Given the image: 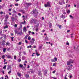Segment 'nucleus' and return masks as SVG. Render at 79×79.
I'll use <instances>...</instances> for the list:
<instances>
[{
	"label": "nucleus",
	"instance_id": "nucleus-1",
	"mask_svg": "<svg viewBox=\"0 0 79 79\" xmlns=\"http://www.w3.org/2000/svg\"><path fill=\"white\" fill-rule=\"evenodd\" d=\"M32 13L34 14V16H36L37 15V10H33L32 12Z\"/></svg>",
	"mask_w": 79,
	"mask_h": 79
},
{
	"label": "nucleus",
	"instance_id": "nucleus-2",
	"mask_svg": "<svg viewBox=\"0 0 79 79\" xmlns=\"http://www.w3.org/2000/svg\"><path fill=\"white\" fill-rule=\"evenodd\" d=\"M36 19H35L34 18H32L31 20L30 21L31 23H34V24H35L36 23Z\"/></svg>",
	"mask_w": 79,
	"mask_h": 79
},
{
	"label": "nucleus",
	"instance_id": "nucleus-3",
	"mask_svg": "<svg viewBox=\"0 0 79 79\" xmlns=\"http://www.w3.org/2000/svg\"><path fill=\"white\" fill-rule=\"evenodd\" d=\"M44 6L46 7H50V2H48L47 3V4H45L44 5Z\"/></svg>",
	"mask_w": 79,
	"mask_h": 79
},
{
	"label": "nucleus",
	"instance_id": "nucleus-4",
	"mask_svg": "<svg viewBox=\"0 0 79 79\" xmlns=\"http://www.w3.org/2000/svg\"><path fill=\"white\" fill-rule=\"evenodd\" d=\"M38 74L39 75V76H40L41 75H42V73H41V72L40 71V70H39L38 73Z\"/></svg>",
	"mask_w": 79,
	"mask_h": 79
},
{
	"label": "nucleus",
	"instance_id": "nucleus-5",
	"mask_svg": "<svg viewBox=\"0 0 79 79\" xmlns=\"http://www.w3.org/2000/svg\"><path fill=\"white\" fill-rule=\"evenodd\" d=\"M49 27L50 28H52V23H49Z\"/></svg>",
	"mask_w": 79,
	"mask_h": 79
},
{
	"label": "nucleus",
	"instance_id": "nucleus-6",
	"mask_svg": "<svg viewBox=\"0 0 79 79\" xmlns=\"http://www.w3.org/2000/svg\"><path fill=\"white\" fill-rule=\"evenodd\" d=\"M23 31L24 32H26V31H27V29L26 27H24L23 29Z\"/></svg>",
	"mask_w": 79,
	"mask_h": 79
},
{
	"label": "nucleus",
	"instance_id": "nucleus-7",
	"mask_svg": "<svg viewBox=\"0 0 79 79\" xmlns=\"http://www.w3.org/2000/svg\"><path fill=\"white\" fill-rule=\"evenodd\" d=\"M11 65H8L7 70H8L10 69H11Z\"/></svg>",
	"mask_w": 79,
	"mask_h": 79
},
{
	"label": "nucleus",
	"instance_id": "nucleus-8",
	"mask_svg": "<svg viewBox=\"0 0 79 79\" xmlns=\"http://www.w3.org/2000/svg\"><path fill=\"white\" fill-rule=\"evenodd\" d=\"M30 72H31V73H34V70L32 69H31L30 70Z\"/></svg>",
	"mask_w": 79,
	"mask_h": 79
},
{
	"label": "nucleus",
	"instance_id": "nucleus-9",
	"mask_svg": "<svg viewBox=\"0 0 79 79\" xmlns=\"http://www.w3.org/2000/svg\"><path fill=\"white\" fill-rule=\"evenodd\" d=\"M17 34L18 35H23V33L22 32V31H21V32H19L18 33H17Z\"/></svg>",
	"mask_w": 79,
	"mask_h": 79
},
{
	"label": "nucleus",
	"instance_id": "nucleus-10",
	"mask_svg": "<svg viewBox=\"0 0 79 79\" xmlns=\"http://www.w3.org/2000/svg\"><path fill=\"white\" fill-rule=\"evenodd\" d=\"M29 75L28 74H25V77L27 79H28L29 78Z\"/></svg>",
	"mask_w": 79,
	"mask_h": 79
},
{
	"label": "nucleus",
	"instance_id": "nucleus-11",
	"mask_svg": "<svg viewBox=\"0 0 79 79\" xmlns=\"http://www.w3.org/2000/svg\"><path fill=\"white\" fill-rule=\"evenodd\" d=\"M34 44V42L32 41H30V44H31V45H33Z\"/></svg>",
	"mask_w": 79,
	"mask_h": 79
},
{
	"label": "nucleus",
	"instance_id": "nucleus-12",
	"mask_svg": "<svg viewBox=\"0 0 79 79\" xmlns=\"http://www.w3.org/2000/svg\"><path fill=\"white\" fill-rule=\"evenodd\" d=\"M17 74L18 76L20 77H21V73H17Z\"/></svg>",
	"mask_w": 79,
	"mask_h": 79
},
{
	"label": "nucleus",
	"instance_id": "nucleus-13",
	"mask_svg": "<svg viewBox=\"0 0 79 79\" xmlns=\"http://www.w3.org/2000/svg\"><path fill=\"white\" fill-rule=\"evenodd\" d=\"M6 55V56L8 58H11V56H7L6 55Z\"/></svg>",
	"mask_w": 79,
	"mask_h": 79
},
{
	"label": "nucleus",
	"instance_id": "nucleus-14",
	"mask_svg": "<svg viewBox=\"0 0 79 79\" xmlns=\"http://www.w3.org/2000/svg\"><path fill=\"white\" fill-rule=\"evenodd\" d=\"M60 16L62 18H65V16H64V14H63L61 15Z\"/></svg>",
	"mask_w": 79,
	"mask_h": 79
},
{
	"label": "nucleus",
	"instance_id": "nucleus-15",
	"mask_svg": "<svg viewBox=\"0 0 79 79\" xmlns=\"http://www.w3.org/2000/svg\"><path fill=\"white\" fill-rule=\"evenodd\" d=\"M26 4L27 5V6H30V5H31V3H26Z\"/></svg>",
	"mask_w": 79,
	"mask_h": 79
},
{
	"label": "nucleus",
	"instance_id": "nucleus-16",
	"mask_svg": "<svg viewBox=\"0 0 79 79\" xmlns=\"http://www.w3.org/2000/svg\"><path fill=\"white\" fill-rule=\"evenodd\" d=\"M69 62L71 63H73V62H74V60H73L71 59H70L69 60Z\"/></svg>",
	"mask_w": 79,
	"mask_h": 79
},
{
	"label": "nucleus",
	"instance_id": "nucleus-17",
	"mask_svg": "<svg viewBox=\"0 0 79 79\" xmlns=\"http://www.w3.org/2000/svg\"><path fill=\"white\" fill-rule=\"evenodd\" d=\"M19 66L20 68H22L23 67V64H20L19 65Z\"/></svg>",
	"mask_w": 79,
	"mask_h": 79
},
{
	"label": "nucleus",
	"instance_id": "nucleus-18",
	"mask_svg": "<svg viewBox=\"0 0 79 79\" xmlns=\"http://www.w3.org/2000/svg\"><path fill=\"white\" fill-rule=\"evenodd\" d=\"M69 17L71 19H73L74 18L73 16H72V15H69Z\"/></svg>",
	"mask_w": 79,
	"mask_h": 79
},
{
	"label": "nucleus",
	"instance_id": "nucleus-19",
	"mask_svg": "<svg viewBox=\"0 0 79 79\" xmlns=\"http://www.w3.org/2000/svg\"><path fill=\"white\" fill-rule=\"evenodd\" d=\"M6 49L5 48H4L3 49V52H6Z\"/></svg>",
	"mask_w": 79,
	"mask_h": 79
},
{
	"label": "nucleus",
	"instance_id": "nucleus-20",
	"mask_svg": "<svg viewBox=\"0 0 79 79\" xmlns=\"http://www.w3.org/2000/svg\"><path fill=\"white\" fill-rule=\"evenodd\" d=\"M5 55H3L2 56V59H5Z\"/></svg>",
	"mask_w": 79,
	"mask_h": 79
},
{
	"label": "nucleus",
	"instance_id": "nucleus-21",
	"mask_svg": "<svg viewBox=\"0 0 79 79\" xmlns=\"http://www.w3.org/2000/svg\"><path fill=\"white\" fill-rule=\"evenodd\" d=\"M8 19V15H6V19Z\"/></svg>",
	"mask_w": 79,
	"mask_h": 79
},
{
	"label": "nucleus",
	"instance_id": "nucleus-22",
	"mask_svg": "<svg viewBox=\"0 0 79 79\" xmlns=\"http://www.w3.org/2000/svg\"><path fill=\"white\" fill-rule=\"evenodd\" d=\"M6 65H5L4 67H3V69H6Z\"/></svg>",
	"mask_w": 79,
	"mask_h": 79
},
{
	"label": "nucleus",
	"instance_id": "nucleus-23",
	"mask_svg": "<svg viewBox=\"0 0 79 79\" xmlns=\"http://www.w3.org/2000/svg\"><path fill=\"white\" fill-rule=\"evenodd\" d=\"M10 43H9V42H7L6 43V45L7 46V45H10Z\"/></svg>",
	"mask_w": 79,
	"mask_h": 79
},
{
	"label": "nucleus",
	"instance_id": "nucleus-24",
	"mask_svg": "<svg viewBox=\"0 0 79 79\" xmlns=\"http://www.w3.org/2000/svg\"><path fill=\"white\" fill-rule=\"evenodd\" d=\"M70 64H71V62H70L69 61L68 62H67V65H68V66H69V65H70Z\"/></svg>",
	"mask_w": 79,
	"mask_h": 79
},
{
	"label": "nucleus",
	"instance_id": "nucleus-25",
	"mask_svg": "<svg viewBox=\"0 0 79 79\" xmlns=\"http://www.w3.org/2000/svg\"><path fill=\"white\" fill-rule=\"evenodd\" d=\"M11 73V69H10V71H9V72H8V74H10V73Z\"/></svg>",
	"mask_w": 79,
	"mask_h": 79
},
{
	"label": "nucleus",
	"instance_id": "nucleus-26",
	"mask_svg": "<svg viewBox=\"0 0 79 79\" xmlns=\"http://www.w3.org/2000/svg\"><path fill=\"white\" fill-rule=\"evenodd\" d=\"M59 29H61V25H58Z\"/></svg>",
	"mask_w": 79,
	"mask_h": 79
},
{
	"label": "nucleus",
	"instance_id": "nucleus-27",
	"mask_svg": "<svg viewBox=\"0 0 79 79\" xmlns=\"http://www.w3.org/2000/svg\"><path fill=\"white\" fill-rule=\"evenodd\" d=\"M31 47H32V46L31 45H30L27 47V48H31Z\"/></svg>",
	"mask_w": 79,
	"mask_h": 79
},
{
	"label": "nucleus",
	"instance_id": "nucleus-28",
	"mask_svg": "<svg viewBox=\"0 0 79 79\" xmlns=\"http://www.w3.org/2000/svg\"><path fill=\"white\" fill-rule=\"evenodd\" d=\"M69 77H70V78L71 79L72 77V75L70 74L69 76Z\"/></svg>",
	"mask_w": 79,
	"mask_h": 79
},
{
	"label": "nucleus",
	"instance_id": "nucleus-29",
	"mask_svg": "<svg viewBox=\"0 0 79 79\" xmlns=\"http://www.w3.org/2000/svg\"><path fill=\"white\" fill-rule=\"evenodd\" d=\"M54 60H55V61H57V58L56 57H54Z\"/></svg>",
	"mask_w": 79,
	"mask_h": 79
},
{
	"label": "nucleus",
	"instance_id": "nucleus-30",
	"mask_svg": "<svg viewBox=\"0 0 79 79\" xmlns=\"http://www.w3.org/2000/svg\"><path fill=\"white\" fill-rule=\"evenodd\" d=\"M11 39L12 41H13L14 40V37H11Z\"/></svg>",
	"mask_w": 79,
	"mask_h": 79
},
{
	"label": "nucleus",
	"instance_id": "nucleus-31",
	"mask_svg": "<svg viewBox=\"0 0 79 79\" xmlns=\"http://www.w3.org/2000/svg\"><path fill=\"white\" fill-rule=\"evenodd\" d=\"M59 3L60 4V5H63V4L62 3V2H59Z\"/></svg>",
	"mask_w": 79,
	"mask_h": 79
},
{
	"label": "nucleus",
	"instance_id": "nucleus-32",
	"mask_svg": "<svg viewBox=\"0 0 79 79\" xmlns=\"http://www.w3.org/2000/svg\"><path fill=\"white\" fill-rule=\"evenodd\" d=\"M19 56H21V52H19Z\"/></svg>",
	"mask_w": 79,
	"mask_h": 79
},
{
	"label": "nucleus",
	"instance_id": "nucleus-33",
	"mask_svg": "<svg viewBox=\"0 0 79 79\" xmlns=\"http://www.w3.org/2000/svg\"><path fill=\"white\" fill-rule=\"evenodd\" d=\"M67 69L68 70H69V69H70V66H68L67 68Z\"/></svg>",
	"mask_w": 79,
	"mask_h": 79
},
{
	"label": "nucleus",
	"instance_id": "nucleus-34",
	"mask_svg": "<svg viewBox=\"0 0 79 79\" xmlns=\"http://www.w3.org/2000/svg\"><path fill=\"white\" fill-rule=\"evenodd\" d=\"M31 37H30V36H29L28 38V40H31Z\"/></svg>",
	"mask_w": 79,
	"mask_h": 79
},
{
	"label": "nucleus",
	"instance_id": "nucleus-35",
	"mask_svg": "<svg viewBox=\"0 0 79 79\" xmlns=\"http://www.w3.org/2000/svg\"><path fill=\"white\" fill-rule=\"evenodd\" d=\"M18 61L19 62H20L21 61V59H19Z\"/></svg>",
	"mask_w": 79,
	"mask_h": 79
},
{
	"label": "nucleus",
	"instance_id": "nucleus-36",
	"mask_svg": "<svg viewBox=\"0 0 79 79\" xmlns=\"http://www.w3.org/2000/svg\"><path fill=\"white\" fill-rule=\"evenodd\" d=\"M8 26L6 25L5 27H4V29H6V28H8Z\"/></svg>",
	"mask_w": 79,
	"mask_h": 79
},
{
	"label": "nucleus",
	"instance_id": "nucleus-37",
	"mask_svg": "<svg viewBox=\"0 0 79 79\" xmlns=\"http://www.w3.org/2000/svg\"><path fill=\"white\" fill-rule=\"evenodd\" d=\"M66 45H69V44L68 42H67V43L66 44Z\"/></svg>",
	"mask_w": 79,
	"mask_h": 79
},
{
	"label": "nucleus",
	"instance_id": "nucleus-38",
	"mask_svg": "<svg viewBox=\"0 0 79 79\" xmlns=\"http://www.w3.org/2000/svg\"><path fill=\"white\" fill-rule=\"evenodd\" d=\"M28 34H27V35L25 36V39H27V37H28Z\"/></svg>",
	"mask_w": 79,
	"mask_h": 79
},
{
	"label": "nucleus",
	"instance_id": "nucleus-39",
	"mask_svg": "<svg viewBox=\"0 0 79 79\" xmlns=\"http://www.w3.org/2000/svg\"><path fill=\"white\" fill-rule=\"evenodd\" d=\"M51 61H52V62H55V60H54V59H52L51 60Z\"/></svg>",
	"mask_w": 79,
	"mask_h": 79
},
{
	"label": "nucleus",
	"instance_id": "nucleus-40",
	"mask_svg": "<svg viewBox=\"0 0 79 79\" xmlns=\"http://www.w3.org/2000/svg\"><path fill=\"white\" fill-rule=\"evenodd\" d=\"M36 54L37 56H39V55H40V54H38V52L36 53Z\"/></svg>",
	"mask_w": 79,
	"mask_h": 79
},
{
	"label": "nucleus",
	"instance_id": "nucleus-41",
	"mask_svg": "<svg viewBox=\"0 0 79 79\" xmlns=\"http://www.w3.org/2000/svg\"><path fill=\"white\" fill-rule=\"evenodd\" d=\"M38 30L39 29L38 28H36L35 29V31H36V32H37V31H38Z\"/></svg>",
	"mask_w": 79,
	"mask_h": 79
},
{
	"label": "nucleus",
	"instance_id": "nucleus-42",
	"mask_svg": "<svg viewBox=\"0 0 79 79\" xmlns=\"http://www.w3.org/2000/svg\"><path fill=\"white\" fill-rule=\"evenodd\" d=\"M67 13H69H69H70V10H68L67 11Z\"/></svg>",
	"mask_w": 79,
	"mask_h": 79
},
{
	"label": "nucleus",
	"instance_id": "nucleus-43",
	"mask_svg": "<svg viewBox=\"0 0 79 79\" xmlns=\"http://www.w3.org/2000/svg\"><path fill=\"white\" fill-rule=\"evenodd\" d=\"M62 2L63 4H64H64H65V2H64V1H62Z\"/></svg>",
	"mask_w": 79,
	"mask_h": 79
},
{
	"label": "nucleus",
	"instance_id": "nucleus-44",
	"mask_svg": "<svg viewBox=\"0 0 79 79\" xmlns=\"http://www.w3.org/2000/svg\"><path fill=\"white\" fill-rule=\"evenodd\" d=\"M56 66V64L55 63L53 64L52 66Z\"/></svg>",
	"mask_w": 79,
	"mask_h": 79
},
{
	"label": "nucleus",
	"instance_id": "nucleus-45",
	"mask_svg": "<svg viewBox=\"0 0 79 79\" xmlns=\"http://www.w3.org/2000/svg\"><path fill=\"white\" fill-rule=\"evenodd\" d=\"M32 40L33 42H34V41H35V40H34V38H32Z\"/></svg>",
	"mask_w": 79,
	"mask_h": 79
},
{
	"label": "nucleus",
	"instance_id": "nucleus-46",
	"mask_svg": "<svg viewBox=\"0 0 79 79\" xmlns=\"http://www.w3.org/2000/svg\"><path fill=\"white\" fill-rule=\"evenodd\" d=\"M6 22H7V19H6L5 20V23H6Z\"/></svg>",
	"mask_w": 79,
	"mask_h": 79
},
{
	"label": "nucleus",
	"instance_id": "nucleus-47",
	"mask_svg": "<svg viewBox=\"0 0 79 79\" xmlns=\"http://www.w3.org/2000/svg\"><path fill=\"white\" fill-rule=\"evenodd\" d=\"M16 56H15L14 57V58L15 60H16Z\"/></svg>",
	"mask_w": 79,
	"mask_h": 79
},
{
	"label": "nucleus",
	"instance_id": "nucleus-48",
	"mask_svg": "<svg viewBox=\"0 0 79 79\" xmlns=\"http://www.w3.org/2000/svg\"><path fill=\"white\" fill-rule=\"evenodd\" d=\"M48 37H46L45 38V40H48Z\"/></svg>",
	"mask_w": 79,
	"mask_h": 79
},
{
	"label": "nucleus",
	"instance_id": "nucleus-49",
	"mask_svg": "<svg viewBox=\"0 0 79 79\" xmlns=\"http://www.w3.org/2000/svg\"><path fill=\"white\" fill-rule=\"evenodd\" d=\"M28 33L29 34V35H30V34H31V31H29Z\"/></svg>",
	"mask_w": 79,
	"mask_h": 79
},
{
	"label": "nucleus",
	"instance_id": "nucleus-50",
	"mask_svg": "<svg viewBox=\"0 0 79 79\" xmlns=\"http://www.w3.org/2000/svg\"><path fill=\"white\" fill-rule=\"evenodd\" d=\"M13 13H16V11L15 10H13Z\"/></svg>",
	"mask_w": 79,
	"mask_h": 79
},
{
	"label": "nucleus",
	"instance_id": "nucleus-51",
	"mask_svg": "<svg viewBox=\"0 0 79 79\" xmlns=\"http://www.w3.org/2000/svg\"><path fill=\"white\" fill-rule=\"evenodd\" d=\"M47 71H45L44 74H47Z\"/></svg>",
	"mask_w": 79,
	"mask_h": 79
},
{
	"label": "nucleus",
	"instance_id": "nucleus-52",
	"mask_svg": "<svg viewBox=\"0 0 79 79\" xmlns=\"http://www.w3.org/2000/svg\"><path fill=\"white\" fill-rule=\"evenodd\" d=\"M27 63V61L26 60L24 62V63L25 64V63Z\"/></svg>",
	"mask_w": 79,
	"mask_h": 79
},
{
	"label": "nucleus",
	"instance_id": "nucleus-53",
	"mask_svg": "<svg viewBox=\"0 0 79 79\" xmlns=\"http://www.w3.org/2000/svg\"><path fill=\"white\" fill-rule=\"evenodd\" d=\"M66 76H67V75H66L65 76V77H64V79H68L67 78H66Z\"/></svg>",
	"mask_w": 79,
	"mask_h": 79
},
{
	"label": "nucleus",
	"instance_id": "nucleus-54",
	"mask_svg": "<svg viewBox=\"0 0 79 79\" xmlns=\"http://www.w3.org/2000/svg\"><path fill=\"white\" fill-rule=\"evenodd\" d=\"M25 42L26 44H27V43H28L27 40H25Z\"/></svg>",
	"mask_w": 79,
	"mask_h": 79
},
{
	"label": "nucleus",
	"instance_id": "nucleus-55",
	"mask_svg": "<svg viewBox=\"0 0 79 79\" xmlns=\"http://www.w3.org/2000/svg\"><path fill=\"white\" fill-rule=\"evenodd\" d=\"M55 72H56V71L54 70V71H53L52 73H53V74H54V73H55Z\"/></svg>",
	"mask_w": 79,
	"mask_h": 79
},
{
	"label": "nucleus",
	"instance_id": "nucleus-56",
	"mask_svg": "<svg viewBox=\"0 0 79 79\" xmlns=\"http://www.w3.org/2000/svg\"><path fill=\"white\" fill-rule=\"evenodd\" d=\"M15 6H18V4H15Z\"/></svg>",
	"mask_w": 79,
	"mask_h": 79
},
{
	"label": "nucleus",
	"instance_id": "nucleus-57",
	"mask_svg": "<svg viewBox=\"0 0 79 79\" xmlns=\"http://www.w3.org/2000/svg\"><path fill=\"white\" fill-rule=\"evenodd\" d=\"M21 42H19V45H21Z\"/></svg>",
	"mask_w": 79,
	"mask_h": 79
},
{
	"label": "nucleus",
	"instance_id": "nucleus-58",
	"mask_svg": "<svg viewBox=\"0 0 79 79\" xmlns=\"http://www.w3.org/2000/svg\"><path fill=\"white\" fill-rule=\"evenodd\" d=\"M3 12H0L1 15H2V14H3Z\"/></svg>",
	"mask_w": 79,
	"mask_h": 79
},
{
	"label": "nucleus",
	"instance_id": "nucleus-59",
	"mask_svg": "<svg viewBox=\"0 0 79 79\" xmlns=\"http://www.w3.org/2000/svg\"><path fill=\"white\" fill-rule=\"evenodd\" d=\"M31 34H33V35H34V34H35V33L34 32H31Z\"/></svg>",
	"mask_w": 79,
	"mask_h": 79
},
{
	"label": "nucleus",
	"instance_id": "nucleus-60",
	"mask_svg": "<svg viewBox=\"0 0 79 79\" xmlns=\"http://www.w3.org/2000/svg\"><path fill=\"white\" fill-rule=\"evenodd\" d=\"M18 15H19V16H21V14L20 13H18Z\"/></svg>",
	"mask_w": 79,
	"mask_h": 79
},
{
	"label": "nucleus",
	"instance_id": "nucleus-61",
	"mask_svg": "<svg viewBox=\"0 0 79 79\" xmlns=\"http://www.w3.org/2000/svg\"><path fill=\"white\" fill-rule=\"evenodd\" d=\"M42 48V46H40L39 47V48Z\"/></svg>",
	"mask_w": 79,
	"mask_h": 79
},
{
	"label": "nucleus",
	"instance_id": "nucleus-62",
	"mask_svg": "<svg viewBox=\"0 0 79 79\" xmlns=\"http://www.w3.org/2000/svg\"><path fill=\"white\" fill-rule=\"evenodd\" d=\"M2 8V6H0V10Z\"/></svg>",
	"mask_w": 79,
	"mask_h": 79
},
{
	"label": "nucleus",
	"instance_id": "nucleus-63",
	"mask_svg": "<svg viewBox=\"0 0 79 79\" xmlns=\"http://www.w3.org/2000/svg\"><path fill=\"white\" fill-rule=\"evenodd\" d=\"M19 1V0H15L16 2H18Z\"/></svg>",
	"mask_w": 79,
	"mask_h": 79
},
{
	"label": "nucleus",
	"instance_id": "nucleus-64",
	"mask_svg": "<svg viewBox=\"0 0 79 79\" xmlns=\"http://www.w3.org/2000/svg\"><path fill=\"white\" fill-rule=\"evenodd\" d=\"M42 20H43L44 19V18L43 17H42Z\"/></svg>",
	"mask_w": 79,
	"mask_h": 79
}]
</instances>
